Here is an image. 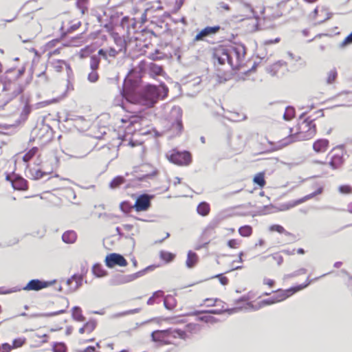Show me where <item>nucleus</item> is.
Listing matches in <instances>:
<instances>
[{"label": "nucleus", "instance_id": "nucleus-51", "mask_svg": "<svg viewBox=\"0 0 352 352\" xmlns=\"http://www.w3.org/2000/svg\"><path fill=\"white\" fill-rule=\"evenodd\" d=\"M241 243V241L237 239H230L227 242V245L231 249H237Z\"/></svg>", "mask_w": 352, "mask_h": 352}, {"label": "nucleus", "instance_id": "nucleus-23", "mask_svg": "<svg viewBox=\"0 0 352 352\" xmlns=\"http://www.w3.org/2000/svg\"><path fill=\"white\" fill-rule=\"evenodd\" d=\"M323 191V187L322 186H319L316 190H315L314 192H313L312 193H310L305 197H303L301 199H299L298 200H295L294 201H292L290 203L288 204L289 206H288V208H293V207H295L300 204H302L303 202L309 200V199H311L312 198H314V197L318 195H320Z\"/></svg>", "mask_w": 352, "mask_h": 352}, {"label": "nucleus", "instance_id": "nucleus-17", "mask_svg": "<svg viewBox=\"0 0 352 352\" xmlns=\"http://www.w3.org/2000/svg\"><path fill=\"white\" fill-rule=\"evenodd\" d=\"M126 23H105L104 28L111 32L112 36L126 38Z\"/></svg>", "mask_w": 352, "mask_h": 352}, {"label": "nucleus", "instance_id": "nucleus-6", "mask_svg": "<svg viewBox=\"0 0 352 352\" xmlns=\"http://www.w3.org/2000/svg\"><path fill=\"white\" fill-rule=\"evenodd\" d=\"M24 71V68H12L6 71L3 77L4 89L12 91L14 97L23 91V87L17 82V80L23 74Z\"/></svg>", "mask_w": 352, "mask_h": 352}, {"label": "nucleus", "instance_id": "nucleus-21", "mask_svg": "<svg viewBox=\"0 0 352 352\" xmlns=\"http://www.w3.org/2000/svg\"><path fill=\"white\" fill-rule=\"evenodd\" d=\"M80 23H61L58 27L59 35L61 38L65 37L80 28Z\"/></svg>", "mask_w": 352, "mask_h": 352}, {"label": "nucleus", "instance_id": "nucleus-63", "mask_svg": "<svg viewBox=\"0 0 352 352\" xmlns=\"http://www.w3.org/2000/svg\"><path fill=\"white\" fill-rule=\"evenodd\" d=\"M78 352H96V348L94 346H89L85 348H78Z\"/></svg>", "mask_w": 352, "mask_h": 352}, {"label": "nucleus", "instance_id": "nucleus-10", "mask_svg": "<svg viewBox=\"0 0 352 352\" xmlns=\"http://www.w3.org/2000/svg\"><path fill=\"white\" fill-rule=\"evenodd\" d=\"M167 44H159L157 46H155L153 43L149 42L148 43H146L144 45V54L152 60H161L164 58L166 56V54L164 52L165 48L166 47Z\"/></svg>", "mask_w": 352, "mask_h": 352}, {"label": "nucleus", "instance_id": "nucleus-3", "mask_svg": "<svg viewBox=\"0 0 352 352\" xmlns=\"http://www.w3.org/2000/svg\"><path fill=\"white\" fill-rule=\"evenodd\" d=\"M167 91L164 87L146 85L142 91L139 97L128 89L124 85L122 96L129 102L140 104L147 107H153L159 100L162 92Z\"/></svg>", "mask_w": 352, "mask_h": 352}, {"label": "nucleus", "instance_id": "nucleus-1", "mask_svg": "<svg viewBox=\"0 0 352 352\" xmlns=\"http://www.w3.org/2000/svg\"><path fill=\"white\" fill-rule=\"evenodd\" d=\"M315 120L308 118H300L296 124L289 129V134L278 141V148L292 142L311 139L316 134Z\"/></svg>", "mask_w": 352, "mask_h": 352}, {"label": "nucleus", "instance_id": "nucleus-13", "mask_svg": "<svg viewBox=\"0 0 352 352\" xmlns=\"http://www.w3.org/2000/svg\"><path fill=\"white\" fill-rule=\"evenodd\" d=\"M153 196L148 194H142L138 196L133 207L138 212L147 211L151 206V200Z\"/></svg>", "mask_w": 352, "mask_h": 352}, {"label": "nucleus", "instance_id": "nucleus-28", "mask_svg": "<svg viewBox=\"0 0 352 352\" xmlns=\"http://www.w3.org/2000/svg\"><path fill=\"white\" fill-rule=\"evenodd\" d=\"M198 261L199 257L197 254L191 250L188 251L186 261V266L188 268H192L197 263Z\"/></svg>", "mask_w": 352, "mask_h": 352}, {"label": "nucleus", "instance_id": "nucleus-9", "mask_svg": "<svg viewBox=\"0 0 352 352\" xmlns=\"http://www.w3.org/2000/svg\"><path fill=\"white\" fill-rule=\"evenodd\" d=\"M344 156L345 151L343 147L333 148L327 156L329 166L333 170L340 168L344 162Z\"/></svg>", "mask_w": 352, "mask_h": 352}, {"label": "nucleus", "instance_id": "nucleus-16", "mask_svg": "<svg viewBox=\"0 0 352 352\" xmlns=\"http://www.w3.org/2000/svg\"><path fill=\"white\" fill-rule=\"evenodd\" d=\"M7 181L10 182L14 190L20 191H25L28 189V182L23 177L19 175H7L6 177Z\"/></svg>", "mask_w": 352, "mask_h": 352}, {"label": "nucleus", "instance_id": "nucleus-50", "mask_svg": "<svg viewBox=\"0 0 352 352\" xmlns=\"http://www.w3.org/2000/svg\"><path fill=\"white\" fill-rule=\"evenodd\" d=\"M100 64V58L96 56H92L90 58V67L91 70H97Z\"/></svg>", "mask_w": 352, "mask_h": 352}, {"label": "nucleus", "instance_id": "nucleus-31", "mask_svg": "<svg viewBox=\"0 0 352 352\" xmlns=\"http://www.w3.org/2000/svg\"><path fill=\"white\" fill-rule=\"evenodd\" d=\"M38 147H32L24 154V155L23 156V161L25 163H28L30 160L33 159L34 156H36L38 154Z\"/></svg>", "mask_w": 352, "mask_h": 352}, {"label": "nucleus", "instance_id": "nucleus-49", "mask_svg": "<svg viewBox=\"0 0 352 352\" xmlns=\"http://www.w3.org/2000/svg\"><path fill=\"white\" fill-rule=\"evenodd\" d=\"M295 116V110L293 107H288L285 109V113L283 115L284 118L286 120H289Z\"/></svg>", "mask_w": 352, "mask_h": 352}, {"label": "nucleus", "instance_id": "nucleus-39", "mask_svg": "<svg viewBox=\"0 0 352 352\" xmlns=\"http://www.w3.org/2000/svg\"><path fill=\"white\" fill-rule=\"evenodd\" d=\"M213 307H215L216 308L210 310V312L215 314H221L228 309V306L226 304L221 300V303H215V305Z\"/></svg>", "mask_w": 352, "mask_h": 352}, {"label": "nucleus", "instance_id": "nucleus-44", "mask_svg": "<svg viewBox=\"0 0 352 352\" xmlns=\"http://www.w3.org/2000/svg\"><path fill=\"white\" fill-rule=\"evenodd\" d=\"M164 306L168 309H173L175 307V298L172 296H168L164 300Z\"/></svg>", "mask_w": 352, "mask_h": 352}, {"label": "nucleus", "instance_id": "nucleus-60", "mask_svg": "<svg viewBox=\"0 0 352 352\" xmlns=\"http://www.w3.org/2000/svg\"><path fill=\"white\" fill-rule=\"evenodd\" d=\"M263 284L270 288H272L274 287L276 282L273 279L265 278L263 279Z\"/></svg>", "mask_w": 352, "mask_h": 352}, {"label": "nucleus", "instance_id": "nucleus-56", "mask_svg": "<svg viewBox=\"0 0 352 352\" xmlns=\"http://www.w3.org/2000/svg\"><path fill=\"white\" fill-rule=\"evenodd\" d=\"M98 77L97 70H91L88 75V80L91 82H95L98 80Z\"/></svg>", "mask_w": 352, "mask_h": 352}, {"label": "nucleus", "instance_id": "nucleus-43", "mask_svg": "<svg viewBox=\"0 0 352 352\" xmlns=\"http://www.w3.org/2000/svg\"><path fill=\"white\" fill-rule=\"evenodd\" d=\"M133 204L129 201H122L120 204V210L124 212V213H129L132 211L133 209H134V207H133Z\"/></svg>", "mask_w": 352, "mask_h": 352}, {"label": "nucleus", "instance_id": "nucleus-25", "mask_svg": "<svg viewBox=\"0 0 352 352\" xmlns=\"http://www.w3.org/2000/svg\"><path fill=\"white\" fill-rule=\"evenodd\" d=\"M83 277L81 274H74L70 278L67 279V284L70 290L76 291L82 284Z\"/></svg>", "mask_w": 352, "mask_h": 352}, {"label": "nucleus", "instance_id": "nucleus-37", "mask_svg": "<svg viewBox=\"0 0 352 352\" xmlns=\"http://www.w3.org/2000/svg\"><path fill=\"white\" fill-rule=\"evenodd\" d=\"M239 233L243 237H249L252 234L253 229L251 226L245 225L239 228Z\"/></svg>", "mask_w": 352, "mask_h": 352}, {"label": "nucleus", "instance_id": "nucleus-47", "mask_svg": "<svg viewBox=\"0 0 352 352\" xmlns=\"http://www.w3.org/2000/svg\"><path fill=\"white\" fill-rule=\"evenodd\" d=\"M200 331V326L197 324L190 323L186 326V333L189 332L190 333H197Z\"/></svg>", "mask_w": 352, "mask_h": 352}, {"label": "nucleus", "instance_id": "nucleus-64", "mask_svg": "<svg viewBox=\"0 0 352 352\" xmlns=\"http://www.w3.org/2000/svg\"><path fill=\"white\" fill-rule=\"evenodd\" d=\"M0 352H10V344L4 343L0 345Z\"/></svg>", "mask_w": 352, "mask_h": 352}, {"label": "nucleus", "instance_id": "nucleus-61", "mask_svg": "<svg viewBox=\"0 0 352 352\" xmlns=\"http://www.w3.org/2000/svg\"><path fill=\"white\" fill-rule=\"evenodd\" d=\"M352 43V32L348 35L341 43V46L344 47Z\"/></svg>", "mask_w": 352, "mask_h": 352}, {"label": "nucleus", "instance_id": "nucleus-55", "mask_svg": "<svg viewBox=\"0 0 352 352\" xmlns=\"http://www.w3.org/2000/svg\"><path fill=\"white\" fill-rule=\"evenodd\" d=\"M93 272L98 277L102 276L104 274V271L100 265H94Z\"/></svg>", "mask_w": 352, "mask_h": 352}, {"label": "nucleus", "instance_id": "nucleus-29", "mask_svg": "<svg viewBox=\"0 0 352 352\" xmlns=\"http://www.w3.org/2000/svg\"><path fill=\"white\" fill-rule=\"evenodd\" d=\"M77 238L76 233L74 231L69 230L63 233L62 236L63 241L66 243H73Z\"/></svg>", "mask_w": 352, "mask_h": 352}, {"label": "nucleus", "instance_id": "nucleus-54", "mask_svg": "<svg viewBox=\"0 0 352 352\" xmlns=\"http://www.w3.org/2000/svg\"><path fill=\"white\" fill-rule=\"evenodd\" d=\"M122 51L119 49V48H117L114 46L113 47H110L108 50H107V53H108V56H111V57H116L119 53L122 52Z\"/></svg>", "mask_w": 352, "mask_h": 352}, {"label": "nucleus", "instance_id": "nucleus-8", "mask_svg": "<svg viewBox=\"0 0 352 352\" xmlns=\"http://www.w3.org/2000/svg\"><path fill=\"white\" fill-rule=\"evenodd\" d=\"M169 162L181 166H186L192 162V155L190 152L179 151L177 149H172L166 154Z\"/></svg>", "mask_w": 352, "mask_h": 352}, {"label": "nucleus", "instance_id": "nucleus-12", "mask_svg": "<svg viewBox=\"0 0 352 352\" xmlns=\"http://www.w3.org/2000/svg\"><path fill=\"white\" fill-rule=\"evenodd\" d=\"M182 113L179 109L173 108L168 116V122L170 129L181 132L182 129Z\"/></svg>", "mask_w": 352, "mask_h": 352}, {"label": "nucleus", "instance_id": "nucleus-2", "mask_svg": "<svg viewBox=\"0 0 352 352\" xmlns=\"http://www.w3.org/2000/svg\"><path fill=\"white\" fill-rule=\"evenodd\" d=\"M144 120V116L135 113H131L121 118L116 124V131H118V138L122 140L119 146H130L131 147L137 146L138 143L133 142L131 138H127V137L137 131H140Z\"/></svg>", "mask_w": 352, "mask_h": 352}, {"label": "nucleus", "instance_id": "nucleus-24", "mask_svg": "<svg viewBox=\"0 0 352 352\" xmlns=\"http://www.w3.org/2000/svg\"><path fill=\"white\" fill-rule=\"evenodd\" d=\"M21 102L22 104V109L21 111L20 117L21 120H26L32 111V107L30 104V99L29 98L22 96L21 97Z\"/></svg>", "mask_w": 352, "mask_h": 352}, {"label": "nucleus", "instance_id": "nucleus-15", "mask_svg": "<svg viewBox=\"0 0 352 352\" xmlns=\"http://www.w3.org/2000/svg\"><path fill=\"white\" fill-rule=\"evenodd\" d=\"M105 264L109 267H113L116 265L125 267L127 265V261L123 256L117 253L108 254L105 258Z\"/></svg>", "mask_w": 352, "mask_h": 352}, {"label": "nucleus", "instance_id": "nucleus-38", "mask_svg": "<svg viewBox=\"0 0 352 352\" xmlns=\"http://www.w3.org/2000/svg\"><path fill=\"white\" fill-rule=\"evenodd\" d=\"M269 230L270 232H276L279 234H284L287 236H292L293 234L287 231L282 226L278 224H274L270 226Z\"/></svg>", "mask_w": 352, "mask_h": 352}, {"label": "nucleus", "instance_id": "nucleus-27", "mask_svg": "<svg viewBox=\"0 0 352 352\" xmlns=\"http://www.w3.org/2000/svg\"><path fill=\"white\" fill-rule=\"evenodd\" d=\"M96 322L94 320L87 322L81 328L79 329V333L81 334H89L96 329Z\"/></svg>", "mask_w": 352, "mask_h": 352}, {"label": "nucleus", "instance_id": "nucleus-11", "mask_svg": "<svg viewBox=\"0 0 352 352\" xmlns=\"http://www.w3.org/2000/svg\"><path fill=\"white\" fill-rule=\"evenodd\" d=\"M212 58L214 64L223 65L226 62L230 64V50L224 45H219L213 49Z\"/></svg>", "mask_w": 352, "mask_h": 352}, {"label": "nucleus", "instance_id": "nucleus-26", "mask_svg": "<svg viewBox=\"0 0 352 352\" xmlns=\"http://www.w3.org/2000/svg\"><path fill=\"white\" fill-rule=\"evenodd\" d=\"M254 184L257 185L258 188L262 189L266 185L265 173V172H260L256 173L252 179Z\"/></svg>", "mask_w": 352, "mask_h": 352}, {"label": "nucleus", "instance_id": "nucleus-4", "mask_svg": "<svg viewBox=\"0 0 352 352\" xmlns=\"http://www.w3.org/2000/svg\"><path fill=\"white\" fill-rule=\"evenodd\" d=\"M320 278V277H316L315 278L310 279L309 277H307L305 281L302 284L291 287L287 289H278L274 292V295L271 298L264 300L261 302V303L263 305H272L285 300L288 298L294 295L296 293L305 289L314 281L318 280Z\"/></svg>", "mask_w": 352, "mask_h": 352}, {"label": "nucleus", "instance_id": "nucleus-5", "mask_svg": "<svg viewBox=\"0 0 352 352\" xmlns=\"http://www.w3.org/2000/svg\"><path fill=\"white\" fill-rule=\"evenodd\" d=\"M152 340L161 345L173 344L177 338L185 339L186 332L181 329L156 330L151 333Z\"/></svg>", "mask_w": 352, "mask_h": 352}, {"label": "nucleus", "instance_id": "nucleus-53", "mask_svg": "<svg viewBox=\"0 0 352 352\" xmlns=\"http://www.w3.org/2000/svg\"><path fill=\"white\" fill-rule=\"evenodd\" d=\"M34 338H37V342L39 344H42L47 342L48 336L47 334L39 335L38 333H35L33 335Z\"/></svg>", "mask_w": 352, "mask_h": 352}, {"label": "nucleus", "instance_id": "nucleus-20", "mask_svg": "<svg viewBox=\"0 0 352 352\" xmlns=\"http://www.w3.org/2000/svg\"><path fill=\"white\" fill-rule=\"evenodd\" d=\"M220 30L219 25H214L212 27H206L201 30L195 36V41L204 40L206 37L210 36L217 34Z\"/></svg>", "mask_w": 352, "mask_h": 352}, {"label": "nucleus", "instance_id": "nucleus-46", "mask_svg": "<svg viewBox=\"0 0 352 352\" xmlns=\"http://www.w3.org/2000/svg\"><path fill=\"white\" fill-rule=\"evenodd\" d=\"M66 62L63 60H56L52 63V67L54 70L57 72H60L63 71L64 66H65Z\"/></svg>", "mask_w": 352, "mask_h": 352}, {"label": "nucleus", "instance_id": "nucleus-58", "mask_svg": "<svg viewBox=\"0 0 352 352\" xmlns=\"http://www.w3.org/2000/svg\"><path fill=\"white\" fill-rule=\"evenodd\" d=\"M283 14L280 12L279 10H276L274 11V12L272 13L270 16L267 15L265 16V19L268 20H275L278 19L279 16H280Z\"/></svg>", "mask_w": 352, "mask_h": 352}, {"label": "nucleus", "instance_id": "nucleus-14", "mask_svg": "<svg viewBox=\"0 0 352 352\" xmlns=\"http://www.w3.org/2000/svg\"><path fill=\"white\" fill-rule=\"evenodd\" d=\"M245 50L241 46L232 47L230 51L231 67L238 68L242 63L245 57Z\"/></svg>", "mask_w": 352, "mask_h": 352}, {"label": "nucleus", "instance_id": "nucleus-30", "mask_svg": "<svg viewBox=\"0 0 352 352\" xmlns=\"http://www.w3.org/2000/svg\"><path fill=\"white\" fill-rule=\"evenodd\" d=\"M197 213L203 217L207 216L210 212V205L205 202H201L197 208Z\"/></svg>", "mask_w": 352, "mask_h": 352}, {"label": "nucleus", "instance_id": "nucleus-7", "mask_svg": "<svg viewBox=\"0 0 352 352\" xmlns=\"http://www.w3.org/2000/svg\"><path fill=\"white\" fill-rule=\"evenodd\" d=\"M216 238V225L209 224L201 232L195 245L196 250L208 248L211 241Z\"/></svg>", "mask_w": 352, "mask_h": 352}, {"label": "nucleus", "instance_id": "nucleus-19", "mask_svg": "<svg viewBox=\"0 0 352 352\" xmlns=\"http://www.w3.org/2000/svg\"><path fill=\"white\" fill-rule=\"evenodd\" d=\"M126 38L131 41L132 40L137 41L140 39V36L144 32V28L140 25L137 28L138 23H126Z\"/></svg>", "mask_w": 352, "mask_h": 352}, {"label": "nucleus", "instance_id": "nucleus-45", "mask_svg": "<svg viewBox=\"0 0 352 352\" xmlns=\"http://www.w3.org/2000/svg\"><path fill=\"white\" fill-rule=\"evenodd\" d=\"M88 2L89 0H76V7L81 11L82 14L87 11Z\"/></svg>", "mask_w": 352, "mask_h": 352}, {"label": "nucleus", "instance_id": "nucleus-48", "mask_svg": "<svg viewBox=\"0 0 352 352\" xmlns=\"http://www.w3.org/2000/svg\"><path fill=\"white\" fill-rule=\"evenodd\" d=\"M338 191L344 195L352 194V186L349 184L341 185L338 187Z\"/></svg>", "mask_w": 352, "mask_h": 352}, {"label": "nucleus", "instance_id": "nucleus-57", "mask_svg": "<svg viewBox=\"0 0 352 352\" xmlns=\"http://www.w3.org/2000/svg\"><path fill=\"white\" fill-rule=\"evenodd\" d=\"M59 43V39H54L47 42L45 45V50L50 51Z\"/></svg>", "mask_w": 352, "mask_h": 352}, {"label": "nucleus", "instance_id": "nucleus-41", "mask_svg": "<svg viewBox=\"0 0 352 352\" xmlns=\"http://www.w3.org/2000/svg\"><path fill=\"white\" fill-rule=\"evenodd\" d=\"M126 179L122 176H117L114 177L109 184L111 188H118L120 186L125 183Z\"/></svg>", "mask_w": 352, "mask_h": 352}, {"label": "nucleus", "instance_id": "nucleus-33", "mask_svg": "<svg viewBox=\"0 0 352 352\" xmlns=\"http://www.w3.org/2000/svg\"><path fill=\"white\" fill-rule=\"evenodd\" d=\"M159 256L160 259L164 261L166 263L172 262L176 256L175 254L164 250L160 252Z\"/></svg>", "mask_w": 352, "mask_h": 352}, {"label": "nucleus", "instance_id": "nucleus-42", "mask_svg": "<svg viewBox=\"0 0 352 352\" xmlns=\"http://www.w3.org/2000/svg\"><path fill=\"white\" fill-rule=\"evenodd\" d=\"M267 258H271L277 265H280L283 263V257L280 252L273 253L266 257Z\"/></svg>", "mask_w": 352, "mask_h": 352}, {"label": "nucleus", "instance_id": "nucleus-62", "mask_svg": "<svg viewBox=\"0 0 352 352\" xmlns=\"http://www.w3.org/2000/svg\"><path fill=\"white\" fill-rule=\"evenodd\" d=\"M151 70L155 74H157V75H160L161 74V73L162 72L163 69L162 68V67L159 66V65H157L155 64H153L151 66Z\"/></svg>", "mask_w": 352, "mask_h": 352}, {"label": "nucleus", "instance_id": "nucleus-40", "mask_svg": "<svg viewBox=\"0 0 352 352\" xmlns=\"http://www.w3.org/2000/svg\"><path fill=\"white\" fill-rule=\"evenodd\" d=\"M337 77V69L336 68H332L327 73L326 81L328 84H332L336 81Z\"/></svg>", "mask_w": 352, "mask_h": 352}, {"label": "nucleus", "instance_id": "nucleus-22", "mask_svg": "<svg viewBox=\"0 0 352 352\" xmlns=\"http://www.w3.org/2000/svg\"><path fill=\"white\" fill-rule=\"evenodd\" d=\"M329 147V141L327 139L320 138L313 143V149L316 153H324Z\"/></svg>", "mask_w": 352, "mask_h": 352}, {"label": "nucleus", "instance_id": "nucleus-35", "mask_svg": "<svg viewBox=\"0 0 352 352\" xmlns=\"http://www.w3.org/2000/svg\"><path fill=\"white\" fill-rule=\"evenodd\" d=\"M26 343V338L23 336L18 337L12 340V344H10V351L23 346Z\"/></svg>", "mask_w": 352, "mask_h": 352}, {"label": "nucleus", "instance_id": "nucleus-59", "mask_svg": "<svg viewBox=\"0 0 352 352\" xmlns=\"http://www.w3.org/2000/svg\"><path fill=\"white\" fill-rule=\"evenodd\" d=\"M215 277L218 278L222 285H227L229 283V279L222 274H218Z\"/></svg>", "mask_w": 352, "mask_h": 352}, {"label": "nucleus", "instance_id": "nucleus-36", "mask_svg": "<svg viewBox=\"0 0 352 352\" xmlns=\"http://www.w3.org/2000/svg\"><path fill=\"white\" fill-rule=\"evenodd\" d=\"M30 175L32 179H39L47 175V173L42 171L39 168H33L30 170Z\"/></svg>", "mask_w": 352, "mask_h": 352}, {"label": "nucleus", "instance_id": "nucleus-32", "mask_svg": "<svg viewBox=\"0 0 352 352\" xmlns=\"http://www.w3.org/2000/svg\"><path fill=\"white\" fill-rule=\"evenodd\" d=\"M114 39L115 46L117 48L120 49L122 51L125 52L126 49V39L125 37L122 36H113Z\"/></svg>", "mask_w": 352, "mask_h": 352}, {"label": "nucleus", "instance_id": "nucleus-52", "mask_svg": "<svg viewBox=\"0 0 352 352\" xmlns=\"http://www.w3.org/2000/svg\"><path fill=\"white\" fill-rule=\"evenodd\" d=\"M215 303H221V300L218 298H206L204 300V304L207 307H213Z\"/></svg>", "mask_w": 352, "mask_h": 352}, {"label": "nucleus", "instance_id": "nucleus-18", "mask_svg": "<svg viewBox=\"0 0 352 352\" xmlns=\"http://www.w3.org/2000/svg\"><path fill=\"white\" fill-rule=\"evenodd\" d=\"M55 281H45L38 279H32L23 287L26 291H39L53 285Z\"/></svg>", "mask_w": 352, "mask_h": 352}, {"label": "nucleus", "instance_id": "nucleus-34", "mask_svg": "<svg viewBox=\"0 0 352 352\" xmlns=\"http://www.w3.org/2000/svg\"><path fill=\"white\" fill-rule=\"evenodd\" d=\"M72 316L73 319L76 321L83 322L85 320V317L82 314V311L78 307H75L73 308Z\"/></svg>", "mask_w": 352, "mask_h": 352}]
</instances>
